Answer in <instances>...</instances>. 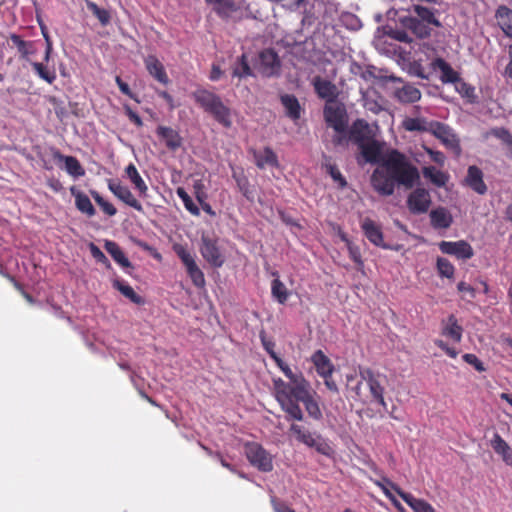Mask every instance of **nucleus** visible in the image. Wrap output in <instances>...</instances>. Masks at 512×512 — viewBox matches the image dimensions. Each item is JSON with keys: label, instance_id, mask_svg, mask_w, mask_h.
<instances>
[{"label": "nucleus", "instance_id": "nucleus-44", "mask_svg": "<svg viewBox=\"0 0 512 512\" xmlns=\"http://www.w3.org/2000/svg\"><path fill=\"white\" fill-rule=\"evenodd\" d=\"M300 402L304 404L305 409L311 418L315 420H320L322 418V412L319 407V404L317 403V401H315L312 394H310Z\"/></svg>", "mask_w": 512, "mask_h": 512}, {"label": "nucleus", "instance_id": "nucleus-10", "mask_svg": "<svg viewBox=\"0 0 512 512\" xmlns=\"http://www.w3.org/2000/svg\"><path fill=\"white\" fill-rule=\"evenodd\" d=\"M177 255L181 259L182 263L186 267L187 273L191 278L193 284L199 288L205 286V277L201 269L195 262L193 255L185 250L184 248H179L177 250Z\"/></svg>", "mask_w": 512, "mask_h": 512}, {"label": "nucleus", "instance_id": "nucleus-37", "mask_svg": "<svg viewBox=\"0 0 512 512\" xmlns=\"http://www.w3.org/2000/svg\"><path fill=\"white\" fill-rule=\"evenodd\" d=\"M71 193L75 197V205L80 212L89 217L95 215V208L86 194L80 191H75L74 188L71 189Z\"/></svg>", "mask_w": 512, "mask_h": 512}, {"label": "nucleus", "instance_id": "nucleus-33", "mask_svg": "<svg viewBox=\"0 0 512 512\" xmlns=\"http://www.w3.org/2000/svg\"><path fill=\"white\" fill-rule=\"evenodd\" d=\"M206 4L213 6L215 13L221 18H229L238 7L233 0H205Z\"/></svg>", "mask_w": 512, "mask_h": 512}, {"label": "nucleus", "instance_id": "nucleus-26", "mask_svg": "<svg viewBox=\"0 0 512 512\" xmlns=\"http://www.w3.org/2000/svg\"><path fill=\"white\" fill-rule=\"evenodd\" d=\"M144 63H145L146 69L148 70V72L151 76H153L157 81H159L162 84L168 83L169 79L165 72L164 66L157 59L156 56L148 55L144 59Z\"/></svg>", "mask_w": 512, "mask_h": 512}, {"label": "nucleus", "instance_id": "nucleus-45", "mask_svg": "<svg viewBox=\"0 0 512 512\" xmlns=\"http://www.w3.org/2000/svg\"><path fill=\"white\" fill-rule=\"evenodd\" d=\"M455 90L464 98L468 99L470 103L476 101L475 89L461 78L454 84Z\"/></svg>", "mask_w": 512, "mask_h": 512}, {"label": "nucleus", "instance_id": "nucleus-18", "mask_svg": "<svg viewBox=\"0 0 512 512\" xmlns=\"http://www.w3.org/2000/svg\"><path fill=\"white\" fill-rule=\"evenodd\" d=\"M437 121H431L423 116L406 117L402 127L408 132L432 133Z\"/></svg>", "mask_w": 512, "mask_h": 512}, {"label": "nucleus", "instance_id": "nucleus-6", "mask_svg": "<svg viewBox=\"0 0 512 512\" xmlns=\"http://www.w3.org/2000/svg\"><path fill=\"white\" fill-rule=\"evenodd\" d=\"M200 252L202 257L213 267L219 268L225 262V256L218 246L217 239L213 236L208 234L201 236Z\"/></svg>", "mask_w": 512, "mask_h": 512}, {"label": "nucleus", "instance_id": "nucleus-57", "mask_svg": "<svg viewBox=\"0 0 512 512\" xmlns=\"http://www.w3.org/2000/svg\"><path fill=\"white\" fill-rule=\"evenodd\" d=\"M463 360L472 365L478 372L485 371L483 363L478 359L475 354L467 353L463 355Z\"/></svg>", "mask_w": 512, "mask_h": 512}, {"label": "nucleus", "instance_id": "nucleus-58", "mask_svg": "<svg viewBox=\"0 0 512 512\" xmlns=\"http://www.w3.org/2000/svg\"><path fill=\"white\" fill-rule=\"evenodd\" d=\"M260 339H261V343H262V346L263 348L265 349V351L269 354V356L271 358H273L274 356L277 355V353L275 352L274 348H275V342L271 339H268L265 335L264 332H261L260 333Z\"/></svg>", "mask_w": 512, "mask_h": 512}, {"label": "nucleus", "instance_id": "nucleus-2", "mask_svg": "<svg viewBox=\"0 0 512 512\" xmlns=\"http://www.w3.org/2000/svg\"><path fill=\"white\" fill-rule=\"evenodd\" d=\"M192 96L195 102L219 124L225 128L232 127V110L219 95L206 89H197Z\"/></svg>", "mask_w": 512, "mask_h": 512}, {"label": "nucleus", "instance_id": "nucleus-46", "mask_svg": "<svg viewBox=\"0 0 512 512\" xmlns=\"http://www.w3.org/2000/svg\"><path fill=\"white\" fill-rule=\"evenodd\" d=\"M177 196L182 200L184 207L194 216L200 215L198 206L194 203L192 198L188 195L184 188L179 187L176 191Z\"/></svg>", "mask_w": 512, "mask_h": 512}, {"label": "nucleus", "instance_id": "nucleus-48", "mask_svg": "<svg viewBox=\"0 0 512 512\" xmlns=\"http://www.w3.org/2000/svg\"><path fill=\"white\" fill-rule=\"evenodd\" d=\"M10 40L17 47L18 52L22 55V57H27L29 54L33 52L32 42L22 40L19 35L11 34Z\"/></svg>", "mask_w": 512, "mask_h": 512}, {"label": "nucleus", "instance_id": "nucleus-32", "mask_svg": "<svg viewBox=\"0 0 512 512\" xmlns=\"http://www.w3.org/2000/svg\"><path fill=\"white\" fill-rule=\"evenodd\" d=\"M411 12L414 13L415 17H418L428 27H440L441 23L435 16L433 9L427 8L422 5H413Z\"/></svg>", "mask_w": 512, "mask_h": 512}, {"label": "nucleus", "instance_id": "nucleus-3", "mask_svg": "<svg viewBox=\"0 0 512 512\" xmlns=\"http://www.w3.org/2000/svg\"><path fill=\"white\" fill-rule=\"evenodd\" d=\"M275 397L281 409L287 414L286 419L302 421L304 413L298 403L294 400H290L288 389L289 383L285 382L281 378L273 380Z\"/></svg>", "mask_w": 512, "mask_h": 512}, {"label": "nucleus", "instance_id": "nucleus-34", "mask_svg": "<svg viewBox=\"0 0 512 512\" xmlns=\"http://www.w3.org/2000/svg\"><path fill=\"white\" fill-rule=\"evenodd\" d=\"M395 97L401 103H414L420 100L421 92L412 84H405L397 88L394 92Z\"/></svg>", "mask_w": 512, "mask_h": 512}, {"label": "nucleus", "instance_id": "nucleus-17", "mask_svg": "<svg viewBox=\"0 0 512 512\" xmlns=\"http://www.w3.org/2000/svg\"><path fill=\"white\" fill-rule=\"evenodd\" d=\"M431 68L435 72H439V79L442 83L455 84L460 79L458 72H456L451 65L442 58H436L431 62Z\"/></svg>", "mask_w": 512, "mask_h": 512}, {"label": "nucleus", "instance_id": "nucleus-13", "mask_svg": "<svg viewBox=\"0 0 512 512\" xmlns=\"http://www.w3.org/2000/svg\"><path fill=\"white\" fill-rule=\"evenodd\" d=\"M108 188L115 197H117L120 201L129 207H132L139 212L143 211L141 203L134 197L131 190L127 186L122 185L117 180H109Z\"/></svg>", "mask_w": 512, "mask_h": 512}, {"label": "nucleus", "instance_id": "nucleus-30", "mask_svg": "<svg viewBox=\"0 0 512 512\" xmlns=\"http://www.w3.org/2000/svg\"><path fill=\"white\" fill-rule=\"evenodd\" d=\"M466 182L467 185L478 194H484L487 191V187L483 181V173L476 166H470L468 168Z\"/></svg>", "mask_w": 512, "mask_h": 512}, {"label": "nucleus", "instance_id": "nucleus-1", "mask_svg": "<svg viewBox=\"0 0 512 512\" xmlns=\"http://www.w3.org/2000/svg\"><path fill=\"white\" fill-rule=\"evenodd\" d=\"M418 169L397 150H392L371 176V184L382 196L394 193L395 185L410 189L419 180Z\"/></svg>", "mask_w": 512, "mask_h": 512}, {"label": "nucleus", "instance_id": "nucleus-16", "mask_svg": "<svg viewBox=\"0 0 512 512\" xmlns=\"http://www.w3.org/2000/svg\"><path fill=\"white\" fill-rule=\"evenodd\" d=\"M393 490L408 504L414 512H436L435 509L425 500L417 499L413 495L404 492L393 482L386 480Z\"/></svg>", "mask_w": 512, "mask_h": 512}, {"label": "nucleus", "instance_id": "nucleus-52", "mask_svg": "<svg viewBox=\"0 0 512 512\" xmlns=\"http://www.w3.org/2000/svg\"><path fill=\"white\" fill-rule=\"evenodd\" d=\"M251 75V69L246 60V56L243 54L233 69V76L242 78Z\"/></svg>", "mask_w": 512, "mask_h": 512}, {"label": "nucleus", "instance_id": "nucleus-9", "mask_svg": "<svg viewBox=\"0 0 512 512\" xmlns=\"http://www.w3.org/2000/svg\"><path fill=\"white\" fill-rule=\"evenodd\" d=\"M431 196L425 188H416L407 198V206L413 214L426 213L431 206Z\"/></svg>", "mask_w": 512, "mask_h": 512}, {"label": "nucleus", "instance_id": "nucleus-59", "mask_svg": "<svg viewBox=\"0 0 512 512\" xmlns=\"http://www.w3.org/2000/svg\"><path fill=\"white\" fill-rule=\"evenodd\" d=\"M424 149L427 152V154L430 156L432 161L439 164L440 166L444 165L446 157L442 152L433 150L429 147H424Z\"/></svg>", "mask_w": 512, "mask_h": 512}, {"label": "nucleus", "instance_id": "nucleus-5", "mask_svg": "<svg viewBox=\"0 0 512 512\" xmlns=\"http://www.w3.org/2000/svg\"><path fill=\"white\" fill-rule=\"evenodd\" d=\"M359 376L364 381L370 391L372 401L387 409V403L384 399V386L381 383V375L375 373L370 368H359Z\"/></svg>", "mask_w": 512, "mask_h": 512}, {"label": "nucleus", "instance_id": "nucleus-54", "mask_svg": "<svg viewBox=\"0 0 512 512\" xmlns=\"http://www.w3.org/2000/svg\"><path fill=\"white\" fill-rule=\"evenodd\" d=\"M89 250L93 258L103 264L106 268H110V262L108 258L105 256V254L101 251V249L95 245L94 243L89 244Z\"/></svg>", "mask_w": 512, "mask_h": 512}, {"label": "nucleus", "instance_id": "nucleus-55", "mask_svg": "<svg viewBox=\"0 0 512 512\" xmlns=\"http://www.w3.org/2000/svg\"><path fill=\"white\" fill-rule=\"evenodd\" d=\"M342 23L351 30H358L361 28V22L354 14L345 13L341 16Z\"/></svg>", "mask_w": 512, "mask_h": 512}, {"label": "nucleus", "instance_id": "nucleus-24", "mask_svg": "<svg viewBox=\"0 0 512 512\" xmlns=\"http://www.w3.org/2000/svg\"><path fill=\"white\" fill-rule=\"evenodd\" d=\"M311 362L320 377L327 378V376H332L334 365L322 350H317L312 354Z\"/></svg>", "mask_w": 512, "mask_h": 512}, {"label": "nucleus", "instance_id": "nucleus-35", "mask_svg": "<svg viewBox=\"0 0 512 512\" xmlns=\"http://www.w3.org/2000/svg\"><path fill=\"white\" fill-rule=\"evenodd\" d=\"M491 446L494 451L501 455L502 460L509 466H512V451L507 442L498 434L495 433L491 440Z\"/></svg>", "mask_w": 512, "mask_h": 512}, {"label": "nucleus", "instance_id": "nucleus-22", "mask_svg": "<svg viewBox=\"0 0 512 512\" xmlns=\"http://www.w3.org/2000/svg\"><path fill=\"white\" fill-rule=\"evenodd\" d=\"M441 334L455 343H459L461 341L463 328L458 324V321L453 314L442 320Z\"/></svg>", "mask_w": 512, "mask_h": 512}, {"label": "nucleus", "instance_id": "nucleus-50", "mask_svg": "<svg viewBox=\"0 0 512 512\" xmlns=\"http://www.w3.org/2000/svg\"><path fill=\"white\" fill-rule=\"evenodd\" d=\"M332 144L335 147H346L351 141L350 138V129L347 128L342 129L341 131H334V135L332 136Z\"/></svg>", "mask_w": 512, "mask_h": 512}, {"label": "nucleus", "instance_id": "nucleus-7", "mask_svg": "<svg viewBox=\"0 0 512 512\" xmlns=\"http://www.w3.org/2000/svg\"><path fill=\"white\" fill-rule=\"evenodd\" d=\"M245 454L251 465L262 472H270L273 469L272 456L259 444L249 443L245 446Z\"/></svg>", "mask_w": 512, "mask_h": 512}, {"label": "nucleus", "instance_id": "nucleus-40", "mask_svg": "<svg viewBox=\"0 0 512 512\" xmlns=\"http://www.w3.org/2000/svg\"><path fill=\"white\" fill-rule=\"evenodd\" d=\"M424 178L428 179L437 187H444L449 180L448 174L438 170L434 166H426L422 169Z\"/></svg>", "mask_w": 512, "mask_h": 512}, {"label": "nucleus", "instance_id": "nucleus-20", "mask_svg": "<svg viewBox=\"0 0 512 512\" xmlns=\"http://www.w3.org/2000/svg\"><path fill=\"white\" fill-rule=\"evenodd\" d=\"M399 21L404 28L410 30L418 38H427L431 35L432 28L412 14L400 17Z\"/></svg>", "mask_w": 512, "mask_h": 512}, {"label": "nucleus", "instance_id": "nucleus-11", "mask_svg": "<svg viewBox=\"0 0 512 512\" xmlns=\"http://www.w3.org/2000/svg\"><path fill=\"white\" fill-rule=\"evenodd\" d=\"M432 134L438 138L447 149L452 150L457 155L461 153L459 139L449 126L437 121Z\"/></svg>", "mask_w": 512, "mask_h": 512}, {"label": "nucleus", "instance_id": "nucleus-51", "mask_svg": "<svg viewBox=\"0 0 512 512\" xmlns=\"http://www.w3.org/2000/svg\"><path fill=\"white\" fill-rule=\"evenodd\" d=\"M91 195L95 202L101 207V209L109 216H114L117 213V209L110 202L106 201L98 192L91 191Z\"/></svg>", "mask_w": 512, "mask_h": 512}, {"label": "nucleus", "instance_id": "nucleus-21", "mask_svg": "<svg viewBox=\"0 0 512 512\" xmlns=\"http://www.w3.org/2000/svg\"><path fill=\"white\" fill-rule=\"evenodd\" d=\"M362 156L368 163H378L381 159L383 144L374 137L358 145Z\"/></svg>", "mask_w": 512, "mask_h": 512}, {"label": "nucleus", "instance_id": "nucleus-47", "mask_svg": "<svg viewBox=\"0 0 512 512\" xmlns=\"http://www.w3.org/2000/svg\"><path fill=\"white\" fill-rule=\"evenodd\" d=\"M86 5L102 25H107L110 22L111 17L107 10L98 7L96 3L89 0H86Z\"/></svg>", "mask_w": 512, "mask_h": 512}, {"label": "nucleus", "instance_id": "nucleus-42", "mask_svg": "<svg viewBox=\"0 0 512 512\" xmlns=\"http://www.w3.org/2000/svg\"><path fill=\"white\" fill-rule=\"evenodd\" d=\"M281 103L286 110V114L293 120L300 118V104L297 98L293 95H283L281 97Z\"/></svg>", "mask_w": 512, "mask_h": 512}, {"label": "nucleus", "instance_id": "nucleus-8", "mask_svg": "<svg viewBox=\"0 0 512 512\" xmlns=\"http://www.w3.org/2000/svg\"><path fill=\"white\" fill-rule=\"evenodd\" d=\"M323 114L325 122L334 131H341L348 127L347 113L342 105L336 102L326 103Z\"/></svg>", "mask_w": 512, "mask_h": 512}, {"label": "nucleus", "instance_id": "nucleus-62", "mask_svg": "<svg viewBox=\"0 0 512 512\" xmlns=\"http://www.w3.org/2000/svg\"><path fill=\"white\" fill-rule=\"evenodd\" d=\"M457 288L458 291L463 293L464 295H467L472 299L475 297V289L469 284L462 281L458 283Z\"/></svg>", "mask_w": 512, "mask_h": 512}, {"label": "nucleus", "instance_id": "nucleus-19", "mask_svg": "<svg viewBox=\"0 0 512 512\" xmlns=\"http://www.w3.org/2000/svg\"><path fill=\"white\" fill-rule=\"evenodd\" d=\"M361 228L365 237L375 246L389 248L383 241V233L380 226L370 218H365L361 222Z\"/></svg>", "mask_w": 512, "mask_h": 512}, {"label": "nucleus", "instance_id": "nucleus-38", "mask_svg": "<svg viewBox=\"0 0 512 512\" xmlns=\"http://www.w3.org/2000/svg\"><path fill=\"white\" fill-rule=\"evenodd\" d=\"M496 19L503 32L512 38V10L500 6L496 12Z\"/></svg>", "mask_w": 512, "mask_h": 512}, {"label": "nucleus", "instance_id": "nucleus-49", "mask_svg": "<svg viewBox=\"0 0 512 512\" xmlns=\"http://www.w3.org/2000/svg\"><path fill=\"white\" fill-rule=\"evenodd\" d=\"M32 67L37 75L45 80L47 83L52 84L56 79V74L54 71H49L46 67L39 62H32Z\"/></svg>", "mask_w": 512, "mask_h": 512}, {"label": "nucleus", "instance_id": "nucleus-36", "mask_svg": "<svg viewBox=\"0 0 512 512\" xmlns=\"http://www.w3.org/2000/svg\"><path fill=\"white\" fill-rule=\"evenodd\" d=\"M127 177L138 191L140 197H146L148 194V186L139 174L134 164H129L125 169Z\"/></svg>", "mask_w": 512, "mask_h": 512}, {"label": "nucleus", "instance_id": "nucleus-14", "mask_svg": "<svg viewBox=\"0 0 512 512\" xmlns=\"http://www.w3.org/2000/svg\"><path fill=\"white\" fill-rule=\"evenodd\" d=\"M374 128L377 129V125L371 126L365 120L357 119L350 128L351 141L357 145L366 142L375 136Z\"/></svg>", "mask_w": 512, "mask_h": 512}, {"label": "nucleus", "instance_id": "nucleus-27", "mask_svg": "<svg viewBox=\"0 0 512 512\" xmlns=\"http://www.w3.org/2000/svg\"><path fill=\"white\" fill-rule=\"evenodd\" d=\"M253 158L258 168L264 169L267 166L278 167L277 155L270 147H265L263 151L253 150Z\"/></svg>", "mask_w": 512, "mask_h": 512}, {"label": "nucleus", "instance_id": "nucleus-12", "mask_svg": "<svg viewBox=\"0 0 512 512\" xmlns=\"http://www.w3.org/2000/svg\"><path fill=\"white\" fill-rule=\"evenodd\" d=\"M439 249L444 254L453 255L462 260L470 259L474 255L472 246L464 240L442 241L439 243Z\"/></svg>", "mask_w": 512, "mask_h": 512}, {"label": "nucleus", "instance_id": "nucleus-61", "mask_svg": "<svg viewBox=\"0 0 512 512\" xmlns=\"http://www.w3.org/2000/svg\"><path fill=\"white\" fill-rule=\"evenodd\" d=\"M120 91L129 96L130 98L138 101L136 98H135V95L132 93L131 89L129 88V85L127 83H125L119 76L116 77L115 79Z\"/></svg>", "mask_w": 512, "mask_h": 512}, {"label": "nucleus", "instance_id": "nucleus-39", "mask_svg": "<svg viewBox=\"0 0 512 512\" xmlns=\"http://www.w3.org/2000/svg\"><path fill=\"white\" fill-rule=\"evenodd\" d=\"M104 247L106 251L111 255L115 262H117L123 268L131 267V263L128 258L125 256L124 252L121 250L119 245L110 240H106Z\"/></svg>", "mask_w": 512, "mask_h": 512}, {"label": "nucleus", "instance_id": "nucleus-56", "mask_svg": "<svg viewBox=\"0 0 512 512\" xmlns=\"http://www.w3.org/2000/svg\"><path fill=\"white\" fill-rule=\"evenodd\" d=\"M326 167H327V171L330 174V176L332 177V179L341 188H343V187H345L347 185V182H346L345 178L343 177V175L341 174V172L339 171V169L335 165L329 164Z\"/></svg>", "mask_w": 512, "mask_h": 512}, {"label": "nucleus", "instance_id": "nucleus-43", "mask_svg": "<svg viewBox=\"0 0 512 512\" xmlns=\"http://www.w3.org/2000/svg\"><path fill=\"white\" fill-rule=\"evenodd\" d=\"M113 287L115 289H117L118 291H120L125 297L130 299L133 303L138 304V305L144 303L143 298L141 296H139L134 291V289L130 285L126 284L125 282L120 281V280H115L113 282Z\"/></svg>", "mask_w": 512, "mask_h": 512}, {"label": "nucleus", "instance_id": "nucleus-29", "mask_svg": "<svg viewBox=\"0 0 512 512\" xmlns=\"http://www.w3.org/2000/svg\"><path fill=\"white\" fill-rule=\"evenodd\" d=\"M54 158L65 163L66 172L74 178L82 177L85 175V170L81 166L77 158L73 156L62 155L59 151L54 152Z\"/></svg>", "mask_w": 512, "mask_h": 512}, {"label": "nucleus", "instance_id": "nucleus-25", "mask_svg": "<svg viewBox=\"0 0 512 512\" xmlns=\"http://www.w3.org/2000/svg\"><path fill=\"white\" fill-rule=\"evenodd\" d=\"M314 89L317 95L325 99L327 103H334V99L337 96L336 86L328 80L316 77L313 81Z\"/></svg>", "mask_w": 512, "mask_h": 512}, {"label": "nucleus", "instance_id": "nucleus-53", "mask_svg": "<svg viewBox=\"0 0 512 512\" xmlns=\"http://www.w3.org/2000/svg\"><path fill=\"white\" fill-rule=\"evenodd\" d=\"M437 269L441 276L447 278L453 277L455 271L452 263L446 258L437 259Z\"/></svg>", "mask_w": 512, "mask_h": 512}, {"label": "nucleus", "instance_id": "nucleus-23", "mask_svg": "<svg viewBox=\"0 0 512 512\" xmlns=\"http://www.w3.org/2000/svg\"><path fill=\"white\" fill-rule=\"evenodd\" d=\"M260 66L261 71L266 76L275 75L280 67L278 55L270 49L264 50L260 53Z\"/></svg>", "mask_w": 512, "mask_h": 512}, {"label": "nucleus", "instance_id": "nucleus-41", "mask_svg": "<svg viewBox=\"0 0 512 512\" xmlns=\"http://www.w3.org/2000/svg\"><path fill=\"white\" fill-rule=\"evenodd\" d=\"M272 275L276 276V278L271 283L272 297L278 303L284 304L288 300L290 293H289L288 289L286 288L285 284L279 279L278 273L273 272Z\"/></svg>", "mask_w": 512, "mask_h": 512}, {"label": "nucleus", "instance_id": "nucleus-63", "mask_svg": "<svg viewBox=\"0 0 512 512\" xmlns=\"http://www.w3.org/2000/svg\"><path fill=\"white\" fill-rule=\"evenodd\" d=\"M274 512H295L293 509L288 507L284 502L278 501L276 498L271 500Z\"/></svg>", "mask_w": 512, "mask_h": 512}, {"label": "nucleus", "instance_id": "nucleus-60", "mask_svg": "<svg viewBox=\"0 0 512 512\" xmlns=\"http://www.w3.org/2000/svg\"><path fill=\"white\" fill-rule=\"evenodd\" d=\"M435 345L439 347L441 350L445 351V353L451 357L456 358L458 356V351L455 348L450 347L446 342L440 339H436L434 341Z\"/></svg>", "mask_w": 512, "mask_h": 512}, {"label": "nucleus", "instance_id": "nucleus-4", "mask_svg": "<svg viewBox=\"0 0 512 512\" xmlns=\"http://www.w3.org/2000/svg\"><path fill=\"white\" fill-rule=\"evenodd\" d=\"M289 431L295 436L298 442L306 445L307 447L315 448L317 452L323 455L330 454V446L318 433L311 432L304 426L295 423L291 424Z\"/></svg>", "mask_w": 512, "mask_h": 512}, {"label": "nucleus", "instance_id": "nucleus-31", "mask_svg": "<svg viewBox=\"0 0 512 512\" xmlns=\"http://www.w3.org/2000/svg\"><path fill=\"white\" fill-rule=\"evenodd\" d=\"M156 132L170 150H176L182 145V138L176 130L166 126H159Z\"/></svg>", "mask_w": 512, "mask_h": 512}, {"label": "nucleus", "instance_id": "nucleus-28", "mask_svg": "<svg viewBox=\"0 0 512 512\" xmlns=\"http://www.w3.org/2000/svg\"><path fill=\"white\" fill-rule=\"evenodd\" d=\"M431 225L435 229H447L453 222L451 213L444 207H438L430 212Z\"/></svg>", "mask_w": 512, "mask_h": 512}, {"label": "nucleus", "instance_id": "nucleus-64", "mask_svg": "<svg viewBox=\"0 0 512 512\" xmlns=\"http://www.w3.org/2000/svg\"><path fill=\"white\" fill-rule=\"evenodd\" d=\"M124 109H125L127 116L129 117V119L135 125H137L138 127H141L143 125V122H142V119L140 118V116L137 113H135L129 106H125Z\"/></svg>", "mask_w": 512, "mask_h": 512}, {"label": "nucleus", "instance_id": "nucleus-15", "mask_svg": "<svg viewBox=\"0 0 512 512\" xmlns=\"http://www.w3.org/2000/svg\"><path fill=\"white\" fill-rule=\"evenodd\" d=\"M288 394L290 400L296 401V403L304 400L311 393V385L309 381H307L303 374L298 375L292 381H289V389Z\"/></svg>", "mask_w": 512, "mask_h": 512}]
</instances>
